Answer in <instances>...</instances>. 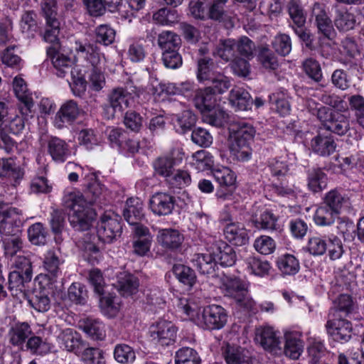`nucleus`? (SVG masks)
<instances>
[{
  "label": "nucleus",
  "instance_id": "f257e3e1",
  "mask_svg": "<svg viewBox=\"0 0 364 364\" xmlns=\"http://www.w3.org/2000/svg\"><path fill=\"white\" fill-rule=\"evenodd\" d=\"M102 193V187L95 182L88 187L87 193L93 196L89 201L80 192H71L64 196L65 206L69 210L68 220L73 228L79 231L90 228L96 215L92 205Z\"/></svg>",
  "mask_w": 364,
  "mask_h": 364
},
{
  "label": "nucleus",
  "instance_id": "f03ea898",
  "mask_svg": "<svg viewBox=\"0 0 364 364\" xmlns=\"http://www.w3.org/2000/svg\"><path fill=\"white\" fill-rule=\"evenodd\" d=\"M177 306L190 320L203 328L220 329L227 321L225 309L218 305L208 306L201 311L199 303L191 298H180Z\"/></svg>",
  "mask_w": 364,
  "mask_h": 364
},
{
  "label": "nucleus",
  "instance_id": "7ed1b4c3",
  "mask_svg": "<svg viewBox=\"0 0 364 364\" xmlns=\"http://www.w3.org/2000/svg\"><path fill=\"white\" fill-rule=\"evenodd\" d=\"M336 308L329 313V319L326 327L328 334L334 341L344 340L348 341L352 338L351 323L342 318L355 312L356 305L352 297L348 294H341L336 301Z\"/></svg>",
  "mask_w": 364,
  "mask_h": 364
},
{
  "label": "nucleus",
  "instance_id": "20e7f679",
  "mask_svg": "<svg viewBox=\"0 0 364 364\" xmlns=\"http://www.w3.org/2000/svg\"><path fill=\"white\" fill-rule=\"evenodd\" d=\"M253 126L239 121L232 123L229 127V147L231 154L238 161H247L252 155L250 146L255 135Z\"/></svg>",
  "mask_w": 364,
  "mask_h": 364
},
{
  "label": "nucleus",
  "instance_id": "39448f33",
  "mask_svg": "<svg viewBox=\"0 0 364 364\" xmlns=\"http://www.w3.org/2000/svg\"><path fill=\"white\" fill-rule=\"evenodd\" d=\"M219 287L225 296L232 298L240 306L252 311L255 302L248 293L247 284L237 277L223 275L219 278Z\"/></svg>",
  "mask_w": 364,
  "mask_h": 364
},
{
  "label": "nucleus",
  "instance_id": "423d86ee",
  "mask_svg": "<svg viewBox=\"0 0 364 364\" xmlns=\"http://www.w3.org/2000/svg\"><path fill=\"white\" fill-rule=\"evenodd\" d=\"M138 92L139 89L132 82H127L124 87L112 89L107 96L109 105L105 108L107 118H112L115 113H122L129 107Z\"/></svg>",
  "mask_w": 364,
  "mask_h": 364
},
{
  "label": "nucleus",
  "instance_id": "0eeeda50",
  "mask_svg": "<svg viewBox=\"0 0 364 364\" xmlns=\"http://www.w3.org/2000/svg\"><path fill=\"white\" fill-rule=\"evenodd\" d=\"M64 260L60 256V250L58 249H51L48 250L44 255L43 268L46 271L44 274L40 275L38 279L41 284L48 288H52L57 282L58 279L61 276L62 271L60 266Z\"/></svg>",
  "mask_w": 364,
  "mask_h": 364
},
{
  "label": "nucleus",
  "instance_id": "6e6552de",
  "mask_svg": "<svg viewBox=\"0 0 364 364\" xmlns=\"http://www.w3.org/2000/svg\"><path fill=\"white\" fill-rule=\"evenodd\" d=\"M22 211L0 200V235L21 232Z\"/></svg>",
  "mask_w": 364,
  "mask_h": 364
},
{
  "label": "nucleus",
  "instance_id": "1a4fd4ad",
  "mask_svg": "<svg viewBox=\"0 0 364 364\" xmlns=\"http://www.w3.org/2000/svg\"><path fill=\"white\" fill-rule=\"evenodd\" d=\"M120 220L117 215L110 213L103 214L97 223L98 237L104 242H112L122 232Z\"/></svg>",
  "mask_w": 364,
  "mask_h": 364
},
{
  "label": "nucleus",
  "instance_id": "9d476101",
  "mask_svg": "<svg viewBox=\"0 0 364 364\" xmlns=\"http://www.w3.org/2000/svg\"><path fill=\"white\" fill-rule=\"evenodd\" d=\"M72 50L77 55L85 58L95 70H102L104 68L105 58L96 46L91 44L87 46L85 43L80 41H75Z\"/></svg>",
  "mask_w": 364,
  "mask_h": 364
},
{
  "label": "nucleus",
  "instance_id": "9b49d317",
  "mask_svg": "<svg viewBox=\"0 0 364 364\" xmlns=\"http://www.w3.org/2000/svg\"><path fill=\"white\" fill-rule=\"evenodd\" d=\"M223 357L227 364H254L252 353L234 343H227L222 348Z\"/></svg>",
  "mask_w": 364,
  "mask_h": 364
},
{
  "label": "nucleus",
  "instance_id": "f8f14e48",
  "mask_svg": "<svg viewBox=\"0 0 364 364\" xmlns=\"http://www.w3.org/2000/svg\"><path fill=\"white\" fill-rule=\"evenodd\" d=\"M183 158V153L180 149H174L166 156L159 158L154 164L158 174L165 177L166 180L175 171L174 166L179 165Z\"/></svg>",
  "mask_w": 364,
  "mask_h": 364
},
{
  "label": "nucleus",
  "instance_id": "ddd939ff",
  "mask_svg": "<svg viewBox=\"0 0 364 364\" xmlns=\"http://www.w3.org/2000/svg\"><path fill=\"white\" fill-rule=\"evenodd\" d=\"M175 200L172 196L159 192L149 199V208L156 215H168L174 208Z\"/></svg>",
  "mask_w": 364,
  "mask_h": 364
},
{
  "label": "nucleus",
  "instance_id": "4468645a",
  "mask_svg": "<svg viewBox=\"0 0 364 364\" xmlns=\"http://www.w3.org/2000/svg\"><path fill=\"white\" fill-rule=\"evenodd\" d=\"M151 340H168L175 341L177 328L171 321L160 320L153 323L149 328Z\"/></svg>",
  "mask_w": 364,
  "mask_h": 364
},
{
  "label": "nucleus",
  "instance_id": "2eb2a0df",
  "mask_svg": "<svg viewBox=\"0 0 364 364\" xmlns=\"http://www.w3.org/2000/svg\"><path fill=\"white\" fill-rule=\"evenodd\" d=\"M156 240L159 244L165 249L177 250L184 240L183 235L178 230L172 228L159 229Z\"/></svg>",
  "mask_w": 364,
  "mask_h": 364
},
{
  "label": "nucleus",
  "instance_id": "dca6fc26",
  "mask_svg": "<svg viewBox=\"0 0 364 364\" xmlns=\"http://www.w3.org/2000/svg\"><path fill=\"white\" fill-rule=\"evenodd\" d=\"M324 205L339 215L343 210L349 209L351 207V202L346 194L333 189L326 194Z\"/></svg>",
  "mask_w": 364,
  "mask_h": 364
},
{
  "label": "nucleus",
  "instance_id": "f3484780",
  "mask_svg": "<svg viewBox=\"0 0 364 364\" xmlns=\"http://www.w3.org/2000/svg\"><path fill=\"white\" fill-rule=\"evenodd\" d=\"M224 235L230 243L237 246L244 245L249 240L247 230L240 223H228L224 228Z\"/></svg>",
  "mask_w": 364,
  "mask_h": 364
},
{
  "label": "nucleus",
  "instance_id": "a211bd4d",
  "mask_svg": "<svg viewBox=\"0 0 364 364\" xmlns=\"http://www.w3.org/2000/svg\"><path fill=\"white\" fill-rule=\"evenodd\" d=\"M312 151L321 156H328L333 154L336 149V144L330 135L318 134L311 141Z\"/></svg>",
  "mask_w": 364,
  "mask_h": 364
},
{
  "label": "nucleus",
  "instance_id": "6ab92c4d",
  "mask_svg": "<svg viewBox=\"0 0 364 364\" xmlns=\"http://www.w3.org/2000/svg\"><path fill=\"white\" fill-rule=\"evenodd\" d=\"M312 15L315 17V21L318 32L325 37L330 38L333 34V27L331 18L327 15L323 6L316 3L312 9Z\"/></svg>",
  "mask_w": 364,
  "mask_h": 364
},
{
  "label": "nucleus",
  "instance_id": "aec40b11",
  "mask_svg": "<svg viewBox=\"0 0 364 364\" xmlns=\"http://www.w3.org/2000/svg\"><path fill=\"white\" fill-rule=\"evenodd\" d=\"M79 114L80 109L76 102L72 100L65 102L56 114L55 126L62 128L65 123H72L77 119Z\"/></svg>",
  "mask_w": 364,
  "mask_h": 364
},
{
  "label": "nucleus",
  "instance_id": "412c9836",
  "mask_svg": "<svg viewBox=\"0 0 364 364\" xmlns=\"http://www.w3.org/2000/svg\"><path fill=\"white\" fill-rule=\"evenodd\" d=\"M192 262L201 274L214 277L216 258H215L213 252L196 253L193 256Z\"/></svg>",
  "mask_w": 364,
  "mask_h": 364
},
{
  "label": "nucleus",
  "instance_id": "4be33fe9",
  "mask_svg": "<svg viewBox=\"0 0 364 364\" xmlns=\"http://www.w3.org/2000/svg\"><path fill=\"white\" fill-rule=\"evenodd\" d=\"M170 116L171 122L178 133L190 130L196 122V115L189 109H184L181 113H171Z\"/></svg>",
  "mask_w": 364,
  "mask_h": 364
},
{
  "label": "nucleus",
  "instance_id": "5701e85b",
  "mask_svg": "<svg viewBox=\"0 0 364 364\" xmlns=\"http://www.w3.org/2000/svg\"><path fill=\"white\" fill-rule=\"evenodd\" d=\"M123 215L129 224H134L141 220L144 216L142 200L139 198H129L126 201Z\"/></svg>",
  "mask_w": 364,
  "mask_h": 364
},
{
  "label": "nucleus",
  "instance_id": "b1692460",
  "mask_svg": "<svg viewBox=\"0 0 364 364\" xmlns=\"http://www.w3.org/2000/svg\"><path fill=\"white\" fill-rule=\"evenodd\" d=\"M47 55L50 58L58 77H63L70 70L72 61L68 56L56 50L53 47H49L47 49Z\"/></svg>",
  "mask_w": 364,
  "mask_h": 364
},
{
  "label": "nucleus",
  "instance_id": "393cba45",
  "mask_svg": "<svg viewBox=\"0 0 364 364\" xmlns=\"http://www.w3.org/2000/svg\"><path fill=\"white\" fill-rule=\"evenodd\" d=\"M48 151L53 160L63 163L70 155L68 145L58 137H52L48 141Z\"/></svg>",
  "mask_w": 364,
  "mask_h": 364
},
{
  "label": "nucleus",
  "instance_id": "a878e982",
  "mask_svg": "<svg viewBox=\"0 0 364 364\" xmlns=\"http://www.w3.org/2000/svg\"><path fill=\"white\" fill-rule=\"evenodd\" d=\"M216 101V93L212 90L211 87H208L197 90L194 97L195 106L201 112L214 108Z\"/></svg>",
  "mask_w": 364,
  "mask_h": 364
},
{
  "label": "nucleus",
  "instance_id": "bb28decb",
  "mask_svg": "<svg viewBox=\"0 0 364 364\" xmlns=\"http://www.w3.org/2000/svg\"><path fill=\"white\" fill-rule=\"evenodd\" d=\"M231 105L237 110H247L250 108L252 102L247 91L242 87L231 90L229 96Z\"/></svg>",
  "mask_w": 364,
  "mask_h": 364
},
{
  "label": "nucleus",
  "instance_id": "cd10ccee",
  "mask_svg": "<svg viewBox=\"0 0 364 364\" xmlns=\"http://www.w3.org/2000/svg\"><path fill=\"white\" fill-rule=\"evenodd\" d=\"M7 333L9 337V341H33L36 338L41 341L38 337L32 336L30 326L26 323L15 324L8 328Z\"/></svg>",
  "mask_w": 364,
  "mask_h": 364
},
{
  "label": "nucleus",
  "instance_id": "c85d7f7f",
  "mask_svg": "<svg viewBox=\"0 0 364 364\" xmlns=\"http://www.w3.org/2000/svg\"><path fill=\"white\" fill-rule=\"evenodd\" d=\"M43 285V289H36L33 294L28 299V303L32 308L39 312H46L49 310L50 307V300L48 296V293L46 289H49L48 286ZM50 289H53L50 288Z\"/></svg>",
  "mask_w": 364,
  "mask_h": 364
},
{
  "label": "nucleus",
  "instance_id": "c756f323",
  "mask_svg": "<svg viewBox=\"0 0 364 364\" xmlns=\"http://www.w3.org/2000/svg\"><path fill=\"white\" fill-rule=\"evenodd\" d=\"M1 237L6 257H12L22 250L23 244L21 232Z\"/></svg>",
  "mask_w": 364,
  "mask_h": 364
},
{
  "label": "nucleus",
  "instance_id": "7c9ffc66",
  "mask_svg": "<svg viewBox=\"0 0 364 364\" xmlns=\"http://www.w3.org/2000/svg\"><path fill=\"white\" fill-rule=\"evenodd\" d=\"M213 255L216 258V264L219 263L223 267L232 266L236 261L233 248L225 243L218 246L213 251Z\"/></svg>",
  "mask_w": 364,
  "mask_h": 364
},
{
  "label": "nucleus",
  "instance_id": "2f4dec72",
  "mask_svg": "<svg viewBox=\"0 0 364 364\" xmlns=\"http://www.w3.org/2000/svg\"><path fill=\"white\" fill-rule=\"evenodd\" d=\"M247 269L250 274L264 277L269 273L270 264L267 261H263L255 256H248L244 260Z\"/></svg>",
  "mask_w": 364,
  "mask_h": 364
},
{
  "label": "nucleus",
  "instance_id": "473e14b6",
  "mask_svg": "<svg viewBox=\"0 0 364 364\" xmlns=\"http://www.w3.org/2000/svg\"><path fill=\"white\" fill-rule=\"evenodd\" d=\"M26 275L20 271H13L9 276V289L11 294L18 297L19 295L25 296V284L31 279H26Z\"/></svg>",
  "mask_w": 364,
  "mask_h": 364
},
{
  "label": "nucleus",
  "instance_id": "72a5a7b5",
  "mask_svg": "<svg viewBox=\"0 0 364 364\" xmlns=\"http://www.w3.org/2000/svg\"><path fill=\"white\" fill-rule=\"evenodd\" d=\"M277 265L283 274L294 275L300 268L299 260L290 254L280 256L277 261Z\"/></svg>",
  "mask_w": 364,
  "mask_h": 364
},
{
  "label": "nucleus",
  "instance_id": "f704fd0d",
  "mask_svg": "<svg viewBox=\"0 0 364 364\" xmlns=\"http://www.w3.org/2000/svg\"><path fill=\"white\" fill-rule=\"evenodd\" d=\"M138 279L131 274H124L119 278L117 288L123 296L136 294L139 288Z\"/></svg>",
  "mask_w": 364,
  "mask_h": 364
},
{
  "label": "nucleus",
  "instance_id": "c9c22d12",
  "mask_svg": "<svg viewBox=\"0 0 364 364\" xmlns=\"http://www.w3.org/2000/svg\"><path fill=\"white\" fill-rule=\"evenodd\" d=\"M13 87L16 97L24 104L26 109L30 110L33 106V102L24 80L16 77L13 81Z\"/></svg>",
  "mask_w": 364,
  "mask_h": 364
},
{
  "label": "nucleus",
  "instance_id": "e433bc0d",
  "mask_svg": "<svg viewBox=\"0 0 364 364\" xmlns=\"http://www.w3.org/2000/svg\"><path fill=\"white\" fill-rule=\"evenodd\" d=\"M355 22L353 14L350 13L346 9H338L336 11L334 23L338 30L347 31L353 29Z\"/></svg>",
  "mask_w": 364,
  "mask_h": 364
},
{
  "label": "nucleus",
  "instance_id": "4c0bfd02",
  "mask_svg": "<svg viewBox=\"0 0 364 364\" xmlns=\"http://www.w3.org/2000/svg\"><path fill=\"white\" fill-rule=\"evenodd\" d=\"M158 45L164 51L176 49L181 44L180 37L175 33L164 31L159 34Z\"/></svg>",
  "mask_w": 364,
  "mask_h": 364
},
{
  "label": "nucleus",
  "instance_id": "58836bf2",
  "mask_svg": "<svg viewBox=\"0 0 364 364\" xmlns=\"http://www.w3.org/2000/svg\"><path fill=\"white\" fill-rule=\"evenodd\" d=\"M252 222L259 229L275 230L277 226V217L269 210H264L259 216L253 215Z\"/></svg>",
  "mask_w": 364,
  "mask_h": 364
},
{
  "label": "nucleus",
  "instance_id": "ea45409f",
  "mask_svg": "<svg viewBox=\"0 0 364 364\" xmlns=\"http://www.w3.org/2000/svg\"><path fill=\"white\" fill-rule=\"evenodd\" d=\"M338 215V214L324 205L316 209L314 215V220L317 225L329 226L334 223Z\"/></svg>",
  "mask_w": 364,
  "mask_h": 364
},
{
  "label": "nucleus",
  "instance_id": "a19ab883",
  "mask_svg": "<svg viewBox=\"0 0 364 364\" xmlns=\"http://www.w3.org/2000/svg\"><path fill=\"white\" fill-rule=\"evenodd\" d=\"M326 129L338 135L342 136L347 133L350 129V122L347 117L337 113L333 119L326 124Z\"/></svg>",
  "mask_w": 364,
  "mask_h": 364
},
{
  "label": "nucleus",
  "instance_id": "79ce46f5",
  "mask_svg": "<svg viewBox=\"0 0 364 364\" xmlns=\"http://www.w3.org/2000/svg\"><path fill=\"white\" fill-rule=\"evenodd\" d=\"M76 355L89 364H92L95 360L102 357V352L99 348L88 347L87 343H77Z\"/></svg>",
  "mask_w": 364,
  "mask_h": 364
},
{
  "label": "nucleus",
  "instance_id": "37998d69",
  "mask_svg": "<svg viewBox=\"0 0 364 364\" xmlns=\"http://www.w3.org/2000/svg\"><path fill=\"white\" fill-rule=\"evenodd\" d=\"M203 113V120L212 126L220 127L228 119V114L219 108H211Z\"/></svg>",
  "mask_w": 364,
  "mask_h": 364
},
{
  "label": "nucleus",
  "instance_id": "c03bdc74",
  "mask_svg": "<svg viewBox=\"0 0 364 364\" xmlns=\"http://www.w3.org/2000/svg\"><path fill=\"white\" fill-rule=\"evenodd\" d=\"M173 272L178 280L183 284L192 287L195 283L196 277L193 269L181 264H175L173 267Z\"/></svg>",
  "mask_w": 364,
  "mask_h": 364
},
{
  "label": "nucleus",
  "instance_id": "a18cd8bd",
  "mask_svg": "<svg viewBox=\"0 0 364 364\" xmlns=\"http://www.w3.org/2000/svg\"><path fill=\"white\" fill-rule=\"evenodd\" d=\"M213 62L210 58H200L198 61L197 78L200 82H208L218 72L213 70Z\"/></svg>",
  "mask_w": 364,
  "mask_h": 364
},
{
  "label": "nucleus",
  "instance_id": "49530a36",
  "mask_svg": "<svg viewBox=\"0 0 364 364\" xmlns=\"http://www.w3.org/2000/svg\"><path fill=\"white\" fill-rule=\"evenodd\" d=\"M288 12L293 23L299 28L306 23V14L299 0H291L288 4Z\"/></svg>",
  "mask_w": 364,
  "mask_h": 364
},
{
  "label": "nucleus",
  "instance_id": "de8ad7c7",
  "mask_svg": "<svg viewBox=\"0 0 364 364\" xmlns=\"http://www.w3.org/2000/svg\"><path fill=\"white\" fill-rule=\"evenodd\" d=\"M326 175L321 169H312L309 171L308 186L312 191H321L326 187Z\"/></svg>",
  "mask_w": 364,
  "mask_h": 364
},
{
  "label": "nucleus",
  "instance_id": "09e8293b",
  "mask_svg": "<svg viewBox=\"0 0 364 364\" xmlns=\"http://www.w3.org/2000/svg\"><path fill=\"white\" fill-rule=\"evenodd\" d=\"M176 364H200L198 353L191 348H180L176 353Z\"/></svg>",
  "mask_w": 364,
  "mask_h": 364
},
{
  "label": "nucleus",
  "instance_id": "8fccbe9b",
  "mask_svg": "<svg viewBox=\"0 0 364 364\" xmlns=\"http://www.w3.org/2000/svg\"><path fill=\"white\" fill-rule=\"evenodd\" d=\"M213 173L215 181L221 186L231 187L235 185L236 176L229 168L222 166L214 169Z\"/></svg>",
  "mask_w": 364,
  "mask_h": 364
},
{
  "label": "nucleus",
  "instance_id": "3c124183",
  "mask_svg": "<svg viewBox=\"0 0 364 364\" xmlns=\"http://www.w3.org/2000/svg\"><path fill=\"white\" fill-rule=\"evenodd\" d=\"M166 181L173 188H183L191 184V177L188 171L178 169L175 170Z\"/></svg>",
  "mask_w": 364,
  "mask_h": 364
},
{
  "label": "nucleus",
  "instance_id": "603ef678",
  "mask_svg": "<svg viewBox=\"0 0 364 364\" xmlns=\"http://www.w3.org/2000/svg\"><path fill=\"white\" fill-rule=\"evenodd\" d=\"M153 20L161 25H171L178 21L179 18L176 10L162 8L153 15Z\"/></svg>",
  "mask_w": 364,
  "mask_h": 364
},
{
  "label": "nucleus",
  "instance_id": "864d4df0",
  "mask_svg": "<svg viewBox=\"0 0 364 364\" xmlns=\"http://www.w3.org/2000/svg\"><path fill=\"white\" fill-rule=\"evenodd\" d=\"M193 165L199 171L210 169L213 165V156L205 150H200L193 154Z\"/></svg>",
  "mask_w": 364,
  "mask_h": 364
},
{
  "label": "nucleus",
  "instance_id": "5fc2aeb1",
  "mask_svg": "<svg viewBox=\"0 0 364 364\" xmlns=\"http://www.w3.org/2000/svg\"><path fill=\"white\" fill-rule=\"evenodd\" d=\"M84 331L93 340L104 338V325L97 320L87 318L83 326Z\"/></svg>",
  "mask_w": 364,
  "mask_h": 364
},
{
  "label": "nucleus",
  "instance_id": "6e6d98bb",
  "mask_svg": "<svg viewBox=\"0 0 364 364\" xmlns=\"http://www.w3.org/2000/svg\"><path fill=\"white\" fill-rule=\"evenodd\" d=\"M115 360L120 363H132L136 358L135 352L132 347L125 344H118L114 351Z\"/></svg>",
  "mask_w": 364,
  "mask_h": 364
},
{
  "label": "nucleus",
  "instance_id": "4d7b16f0",
  "mask_svg": "<svg viewBox=\"0 0 364 364\" xmlns=\"http://www.w3.org/2000/svg\"><path fill=\"white\" fill-rule=\"evenodd\" d=\"M219 58L225 61L236 58V49L234 39H228L223 41L214 53Z\"/></svg>",
  "mask_w": 364,
  "mask_h": 364
},
{
  "label": "nucleus",
  "instance_id": "13d9d810",
  "mask_svg": "<svg viewBox=\"0 0 364 364\" xmlns=\"http://www.w3.org/2000/svg\"><path fill=\"white\" fill-rule=\"evenodd\" d=\"M70 73L72 79L69 82L70 87L74 95L81 97L86 91L87 82L84 75L77 70H72Z\"/></svg>",
  "mask_w": 364,
  "mask_h": 364
},
{
  "label": "nucleus",
  "instance_id": "bf43d9fd",
  "mask_svg": "<svg viewBox=\"0 0 364 364\" xmlns=\"http://www.w3.org/2000/svg\"><path fill=\"white\" fill-rule=\"evenodd\" d=\"M36 15L33 11H26L23 14L20 21V28L23 33L33 36L37 31Z\"/></svg>",
  "mask_w": 364,
  "mask_h": 364
},
{
  "label": "nucleus",
  "instance_id": "052dcab7",
  "mask_svg": "<svg viewBox=\"0 0 364 364\" xmlns=\"http://www.w3.org/2000/svg\"><path fill=\"white\" fill-rule=\"evenodd\" d=\"M100 306L103 313L109 317L114 316L120 307L118 298L111 295L101 297L100 299Z\"/></svg>",
  "mask_w": 364,
  "mask_h": 364
},
{
  "label": "nucleus",
  "instance_id": "680f3d73",
  "mask_svg": "<svg viewBox=\"0 0 364 364\" xmlns=\"http://www.w3.org/2000/svg\"><path fill=\"white\" fill-rule=\"evenodd\" d=\"M1 168L4 174L15 179L21 178L23 176V169L12 158L3 159Z\"/></svg>",
  "mask_w": 364,
  "mask_h": 364
},
{
  "label": "nucleus",
  "instance_id": "e2e57ef3",
  "mask_svg": "<svg viewBox=\"0 0 364 364\" xmlns=\"http://www.w3.org/2000/svg\"><path fill=\"white\" fill-rule=\"evenodd\" d=\"M208 83L211 84L208 87H211L212 90L216 94H222L226 92L231 85L229 78L219 72L215 74Z\"/></svg>",
  "mask_w": 364,
  "mask_h": 364
},
{
  "label": "nucleus",
  "instance_id": "0e129e2a",
  "mask_svg": "<svg viewBox=\"0 0 364 364\" xmlns=\"http://www.w3.org/2000/svg\"><path fill=\"white\" fill-rule=\"evenodd\" d=\"M254 247L259 253L267 255L274 251L276 244L272 237L267 235H262L255 240Z\"/></svg>",
  "mask_w": 364,
  "mask_h": 364
},
{
  "label": "nucleus",
  "instance_id": "69168bd1",
  "mask_svg": "<svg viewBox=\"0 0 364 364\" xmlns=\"http://www.w3.org/2000/svg\"><path fill=\"white\" fill-rule=\"evenodd\" d=\"M272 46L274 50L279 55L286 56L291 50V41L288 35L279 34L275 36Z\"/></svg>",
  "mask_w": 364,
  "mask_h": 364
},
{
  "label": "nucleus",
  "instance_id": "338daca9",
  "mask_svg": "<svg viewBox=\"0 0 364 364\" xmlns=\"http://www.w3.org/2000/svg\"><path fill=\"white\" fill-rule=\"evenodd\" d=\"M270 101L275 105L276 111L282 116H286L291 111L288 97L284 93L273 94L269 96Z\"/></svg>",
  "mask_w": 364,
  "mask_h": 364
},
{
  "label": "nucleus",
  "instance_id": "774afa93",
  "mask_svg": "<svg viewBox=\"0 0 364 364\" xmlns=\"http://www.w3.org/2000/svg\"><path fill=\"white\" fill-rule=\"evenodd\" d=\"M29 241L35 245H42L46 243V234L41 223L32 225L28 230Z\"/></svg>",
  "mask_w": 364,
  "mask_h": 364
}]
</instances>
